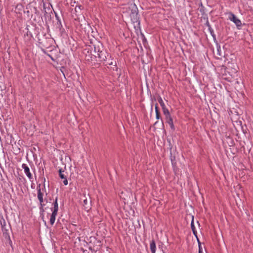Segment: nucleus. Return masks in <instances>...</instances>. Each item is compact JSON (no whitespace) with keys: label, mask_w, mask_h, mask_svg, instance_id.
<instances>
[{"label":"nucleus","mask_w":253,"mask_h":253,"mask_svg":"<svg viewBox=\"0 0 253 253\" xmlns=\"http://www.w3.org/2000/svg\"><path fill=\"white\" fill-rule=\"evenodd\" d=\"M22 168L24 169V172L26 176L28 177V178L31 180L33 179V176L32 173L30 172V169L28 166L25 164H23L22 165Z\"/></svg>","instance_id":"9d476101"},{"label":"nucleus","mask_w":253,"mask_h":253,"mask_svg":"<svg viewBox=\"0 0 253 253\" xmlns=\"http://www.w3.org/2000/svg\"><path fill=\"white\" fill-rule=\"evenodd\" d=\"M229 14V19L235 23L238 29H240L242 26L241 21L232 12H230Z\"/></svg>","instance_id":"6e6552de"},{"label":"nucleus","mask_w":253,"mask_h":253,"mask_svg":"<svg viewBox=\"0 0 253 253\" xmlns=\"http://www.w3.org/2000/svg\"><path fill=\"white\" fill-rule=\"evenodd\" d=\"M31 188H34V186H33L32 185H31Z\"/></svg>","instance_id":"58836bf2"},{"label":"nucleus","mask_w":253,"mask_h":253,"mask_svg":"<svg viewBox=\"0 0 253 253\" xmlns=\"http://www.w3.org/2000/svg\"><path fill=\"white\" fill-rule=\"evenodd\" d=\"M29 26L27 25L25 28V30L26 31L24 34V40L27 46H31L32 45V38L33 35L29 31Z\"/></svg>","instance_id":"39448f33"},{"label":"nucleus","mask_w":253,"mask_h":253,"mask_svg":"<svg viewBox=\"0 0 253 253\" xmlns=\"http://www.w3.org/2000/svg\"><path fill=\"white\" fill-rule=\"evenodd\" d=\"M0 224L1 226V230L3 233V236L5 238V239H7L8 241L9 245L11 246L12 241L10 239V235L8 232V229H6L5 227L6 223L4 219L3 223H2L1 221H0Z\"/></svg>","instance_id":"0eeeda50"},{"label":"nucleus","mask_w":253,"mask_h":253,"mask_svg":"<svg viewBox=\"0 0 253 253\" xmlns=\"http://www.w3.org/2000/svg\"><path fill=\"white\" fill-rule=\"evenodd\" d=\"M83 197V206L85 211H88L91 208V198L88 194L86 195L84 194Z\"/></svg>","instance_id":"423d86ee"},{"label":"nucleus","mask_w":253,"mask_h":253,"mask_svg":"<svg viewBox=\"0 0 253 253\" xmlns=\"http://www.w3.org/2000/svg\"><path fill=\"white\" fill-rule=\"evenodd\" d=\"M164 244L161 241H159L158 243V248L159 249L161 250L163 253H165V252L163 250Z\"/></svg>","instance_id":"5701e85b"},{"label":"nucleus","mask_w":253,"mask_h":253,"mask_svg":"<svg viewBox=\"0 0 253 253\" xmlns=\"http://www.w3.org/2000/svg\"><path fill=\"white\" fill-rule=\"evenodd\" d=\"M166 123H168L170 127L171 130L172 131H174L175 130V128L173 124V119H169V120L166 121Z\"/></svg>","instance_id":"6ab92c4d"},{"label":"nucleus","mask_w":253,"mask_h":253,"mask_svg":"<svg viewBox=\"0 0 253 253\" xmlns=\"http://www.w3.org/2000/svg\"><path fill=\"white\" fill-rule=\"evenodd\" d=\"M1 125V123L0 122V126Z\"/></svg>","instance_id":"79ce46f5"},{"label":"nucleus","mask_w":253,"mask_h":253,"mask_svg":"<svg viewBox=\"0 0 253 253\" xmlns=\"http://www.w3.org/2000/svg\"><path fill=\"white\" fill-rule=\"evenodd\" d=\"M150 249L151 253H155L156 250V245L155 241L153 239L150 243Z\"/></svg>","instance_id":"f3484780"},{"label":"nucleus","mask_w":253,"mask_h":253,"mask_svg":"<svg viewBox=\"0 0 253 253\" xmlns=\"http://www.w3.org/2000/svg\"><path fill=\"white\" fill-rule=\"evenodd\" d=\"M25 13H27L28 15H29V10H27V11H24Z\"/></svg>","instance_id":"c9c22d12"},{"label":"nucleus","mask_w":253,"mask_h":253,"mask_svg":"<svg viewBox=\"0 0 253 253\" xmlns=\"http://www.w3.org/2000/svg\"><path fill=\"white\" fill-rule=\"evenodd\" d=\"M33 8H34V12L37 15H39L40 11L38 10L37 8L36 7H34Z\"/></svg>","instance_id":"c85d7f7f"},{"label":"nucleus","mask_w":253,"mask_h":253,"mask_svg":"<svg viewBox=\"0 0 253 253\" xmlns=\"http://www.w3.org/2000/svg\"><path fill=\"white\" fill-rule=\"evenodd\" d=\"M64 180H63V184L65 185H67L68 184V180L67 179V178H65V179H63Z\"/></svg>","instance_id":"72a5a7b5"},{"label":"nucleus","mask_w":253,"mask_h":253,"mask_svg":"<svg viewBox=\"0 0 253 253\" xmlns=\"http://www.w3.org/2000/svg\"><path fill=\"white\" fill-rule=\"evenodd\" d=\"M130 9V17L136 31L140 30V21L138 16V9L135 3L131 4L129 6Z\"/></svg>","instance_id":"7ed1b4c3"},{"label":"nucleus","mask_w":253,"mask_h":253,"mask_svg":"<svg viewBox=\"0 0 253 253\" xmlns=\"http://www.w3.org/2000/svg\"><path fill=\"white\" fill-rule=\"evenodd\" d=\"M38 191L37 197L40 202V210L41 212H44L43 207L45 204L43 203V193L42 191L41 184H38L37 186Z\"/></svg>","instance_id":"20e7f679"},{"label":"nucleus","mask_w":253,"mask_h":253,"mask_svg":"<svg viewBox=\"0 0 253 253\" xmlns=\"http://www.w3.org/2000/svg\"><path fill=\"white\" fill-rule=\"evenodd\" d=\"M54 12L55 14L56 19L57 20V23L56 24L57 28H58L60 30H61V29H63V26L60 17L56 12L54 11Z\"/></svg>","instance_id":"ddd939ff"},{"label":"nucleus","mask_w":253,"mask_h":253,"mask_svg":"<svg viewBox=\"0 0 253 253\" xmlns=\"http://www.w3.org/2000/svg\"><path fill=\"white\" fill-rule=\"evenodd\" d=\"M155 113H156V119L157 120L161 119L162 127L163 128H164L165 126H164V121H163V120L162 119V118H161L160 112L159 111V112H155Z\"/></svg>","instance_id":"aec40b11"},{"label":"nucleus","mask_w":253,"mask_h":253,"mask_svg":"<svg viewBox=\"0 0 253 253\" xmlns=\"http://www.w3.org/2000/svg\"><path fill=\"white\" fill-rule=\"evenodd\" d=\"M38 38V45L41 49L42 52L51 57L52 60L53 58L50 55L48 54L45 49L51 48L52 47L53 40L51 38L50 35L42 32L39 33L37 35Z\"/></svg>","instance_id":"f03ea898"},{"label":"nucleus","mask_w":253,"mask_h":253,"mask_svg":"<svg viewBox=\"0 0 253 253\" xmlns=\"http://www.w3.org/2000/svg\"><path fill=\"white\" fill-rule=\"evenodd\" d=\"M43 17L45 20V22L47 24L49 22H51L52 18H53V13L47 12L43 13Z\"/></svg>","instance_id":"9b49d317"},{"label":"nucleus","mask_w":253,"mask_h":253,"mask_svg":"<svg viewBox=\"0 0 253 253\" xmlns=\"http://www.w3.org/2000/svg\"><path fill=\"white\" fill-rule=\"evenodd\" d=\"M165 119L166 121L169 120V119H172V117H171L170 114L168 115H165Z\"/></svg>","instance_id":"7c9ffc66"},{"label":"nucleus","mask_w":253,"mask_h":253,"mask_svg":"<svg viewBox=\"0 0 253 253\" xmlns=\"http://www.w3.org/2000/svg\"><path fill=\"white\" fill-rule=\"evenodd\" d=\"M43 12L47 13L50 12L51 13L53 11H54L53 8L51 5V4L49 3H44L43 2Z\"/></svg>","instance_id":"1a4fd4ad"},{"label":"nucleus","mask_w":253,"mask_h":253,"mask_svg":"<svg viewBox=\"0 0 253 253\" xmlns=\"http://www.w3.org/2000/svg\"><path fill=\"white\" fill-rule=\"evenodd\" d=\"M155 112L160 111L159 110L158 105L157 103H156V104L155 105Z\"/></svg>","instance_id":"2f4dec72"},{"label":"nucleus","mask_w":253,"mask_h":253,"mask_svg":"<svg viewBox=\"0 0 253 253\" xmlns=\"http://www.w3.org/2000/svg\"><path fill=\"white\" fill-rule=\"evenodd\" d=\"M203 18L206 20V23H209L208 17L207 14L203 15Z\"/></svg>","instance_id":"cd10ccee"},{"label":"nucleus","mask_w":253,"mask_h":253,"mask_svg":"<svg viewBox=\"0 0 253 253\" xmlns=\"http://www.w3.org/2000/svg\"><path fill=\"white\" fill-rule=\"evenodd\" d=\"M198 246H199V253H203V249L201 246V244L199 241V240L198 239Z\"/></svg>","instance_id":"a878e982"},{"label":"nucleus","mask_w":253,"mask_h":253,"mask_svg":"<svg viewBox=\"0 0 253 253\" xmlns=\"http://www.w3.org/2000/svg\"><path fill=\"white\" fill-rule=\"evenodd\" d=\"M0 167L1 168V164L0 163Z\"/></svg>","instance_id":"a19ab883"},{"label":"nucleus","mask_w":253,"mask_h":253,"mask_svg":"<svg viewBox=\"0 0 253 253\" xmlns=\"http://www.w3.org/2000/svg\"><path fill=\"white\" fill-rule=\"evenodd\" d=\"M101 245V242L99 240V243H94L92 246L90 245L89 246V249L91 251H96L99 249Z\"/></svg>","instance_id":"2eb2a0df"},{"label":"nucleus","mask_w":253,"mask_h":253,"mask_svg":"<svg viewBox=\"0 0 253 253\" xmlns=\"http://www.w3.org/2000/svg\"><path fill=\"white\" fill-rule=\"evenodd\" d=\"M59 175L60 178L61 179H65L67 178L66 175H65L64 173V171L62 169H59Z\"/></svg>","instance_id":"4be33fe9"},{"label":"nucleus","mask_w":253,"mask_h":253,"mask_svg":"<svg viewBox=\"0 0 253 253\" xmlns=\"http://www.w3.org/2000/svg\"><path fill=\"white\" fill-rule=\"evenodd\" d=\"M88 241L89 246H92L94 245V243H99V240H98L96 237L93 236L90 237Z\"/></svg>","instance_id":"dca6fc26"},{"label":"nucleus","mask_w":253,"mask_h":253,"mask_svg":"<svg viewBox=\"0 0 253 253\" xmlns=\"http://www.w3.org/2000/svg\"><path fill=\"white\" fill-rule=\"evenodd\" d=\"M158 100L159 103H160L161 106L162 107V109H164L166 108V106L165 104V103L164 102L162 97L160 96H159V97L158 98Z\"/></svg>","instance_id":"412c9836"},{"label":"nucleus","mask_w":253,"mask_h":253,"mask_svg":"<svg viewBox=\"0 0 253 253\" xmlns=\"http://www.w3.org/2000/svg\"><path fill=\"white\" fill-rule=\"evenodd\" d=\"M51 214H49L50 218H49V222L51 225H53L55 222L56 216H57V212L51 211Z\"/></svg>","instance_id":"4468645a"},{"label":"nucleus","mask_w":253,"mask_h":253,"mask_svg":"<svg viewBox=\"0 0 253 253\" xmlns=\"http://www.w3.org/2000/svg\"><path fill=\"white\" fill-rule=\"evenodd\" d=\"M206 26L208 27V30L210 32L211 36L212 37L214 40H216V36L214 33L213 30L212 29L210 23H205Z\"/></svg>","instance_id":"a211bd4d"},{"label":"nucleus","mask_w":253,"mask_h":253,"mask_svg":"<svg viewBox=\"0 0 253 253\" xmlns=\"http://www.w3.org/2000/svg\"><path fill=\"white\" fill-rule=\"evenodd\" d=\"M2 78L1 76L0 75V83H2Z\"/></svg>","instance_id":"f704fd0d"},{"label":"nucleus","mask_w":253,"mask_h":253,"mask_svg":"<svg viewBox=\"0 0 253 253\" xmlns=\"http://www.w3.org/2000/svg\"><path fill=\"white\" fill-rule=\"evenodd\" d=\"M152 107H153V106L152 105L151 106V110H152Z\"/></svg>","instance_id":"ea45409f"},{"label":"nucleus","mask_w":253,"mask_h":253,"mask_svg":"<svg viewBox=\"0 0 253 253\" xmlns=\"http://www.w3.org/2000/svg\"><path fill=\"white\" fill-rule=\"evenodd\" d=\"M192 231L193 232V234L195 235V236L197 238V239L198 240V236H197V232L196 230V229L195 230H192Z\"/></svg>","instance_id":"473e14b6"},{"label":"nucleus","mask_w":253,"mask_h":253,"mask_svg":"<svg viewBox=\"0 0 253 253\" xmlns=\"http://www.w3.org/2000/svg\"><path fill=\"white\" fill-rule=\"evenodd\" d=\"M84 51L88 53L90 52V54H89V56L93 55L95 60L100 64L107 67L109 66H112L111 68L114 71H117L118 67L116 60L112 57L101 43L98 42L97 44L89 45L84 49Z\"/></svg>","instance_id":"f257e3e1"},{"label":"nucleus","mask_w":253,"mask_h":253,"mask_svg":"<svg viewBox=\"0 0 253 253\" xmlns=\"http://www.w3.org/2000/svg\"><path fill=\"white\" fill-rule=\"evenodd\" d=\"M158 121L156 122L155 123V124H154V125H156V124L158 123Z\"/></svg>","instance_id":"e433bc0d"},{"label":"nucleus","mask_w":253,"mask_h":253,"mask_svg":"<svg viewBox=\"0 0 253 253\" xmlns=\"http://www.w3.org/2000/svg\"><path fill=\"white\" fill-rule=\"evenodd\" d=\"M42 179L43 182V187L42 188V190L45 192V178L44 177H42Z\"/></svg>","instance_id":"bb28decb"},{"label":"nucleus","mask_w":253,"mask_h":253,"mask_svg":"<svg viewBox=\"0 0 253 253\" xmlns=\"http://www.w3.org/2000/svg\"><path fill=\"white\" fill-rule=\"evenodd\" d=\"M162 110L165 116L170 114L169 110L167 108V107L163 109Z\"/></svg>","instance_id":"b1692460"},{"label":"nucleus","mask_w":253,"mask_h":253,"mask_svg":"<svg viewBox=\"0 0 253 253\" xmlns=\"http://www.w3.org/2000/svg\"><path fill=\"white\" fill-rule=\"evenodd\" d=\"M52 207L50 208L51 211L58 212V197H56L55 200L52 203Z\"/></svg>","instance_id":"f8f14e48"},{"label":"nucleus","mask_w":253,"mask_h":253,"mask_svg":"<svg viewBox=\"0 0 253 253\" xmlns=\"http://www.w3.org/2000/svg\"><path fill=\"white\" fill-rule=\"evenodd\" d=\"M87 251H83V253H85V252H86Z\"/></svg>","instance_id":"4c0bfd02"},{"label":"nucleus","mask_w":253,"mask_h":253,"mask_svg":"<svg viewBox=\"0 0 253 253\" xmlns=\"http://www.w3.org/2000/svg\"><path fill=\"white\" fill-rule=\"evenodd\" d=\"M191 228L192 230H195L196 229V228L195 227V225H194V216H192V220H191Z\"/></svg>","instance_id":"393cba45"},{"label":"nucleus","mask_w":253,"mask_h":253,"mask_svg":"<svg viewBox=\"0 0 253 253\" xmlns=\"http://www.w3.org/2000/svg\"><path fill=\"white\" fill-rule=\"evenodd\" d=\"M141 35L142 38V42H143L144 43V42H146L147 41V40H146L144 35L143 33H141Z\"/></svg>","instance_id":"c756f323"}]
</instances>
